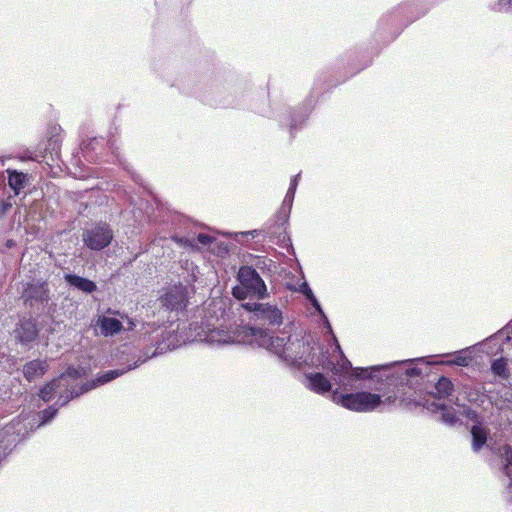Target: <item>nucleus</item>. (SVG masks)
<instances>
[{"instance_id":"obj_19","label":"nucleus","mask_w":512,"mask_h":512,"mask_svg":"<svg viewBox=\"0 0 512 512\" xmlns=\"http://www.w3.org/2000/svg\"><path fill=\"white\" fill-rule=\"evenodd\" d=\"M472 434V446L474 451L480 450L487 440V433L484 428L478 425H474L471 429Z\"/></svg>"},{"instance_id":"obj_7","label":"nucleus","mask_w":512,"mask_h":512,"mask_svg":"<svg viewBox=\"0 0 512 512\" xmlns=\"http://www.w3.org/2000/svg\"><path fill=\"white\" fill-rule=\"evenodd\" d=\"M113 230L106 222H98L91 228L84 229L82 241L90 250L101 251L108 247L113 240Z\"/></svg>"},{"instance_id":"obj_12","label":"nucleus","mask_w":512,"mask_h":512,"mask_svg":"<svg viewBox=\"0 0 512 512\" xmlns=\"http://www.w3.org/2000/svg\"><path fill=\"white\" fill-rule=\"evenodd\" d=\"M49 369L46 360L34 359L24 364L22 372L28 382L43 376Z\"/></svg>"},{"instance_id":"obj_32","label":"nucleus","mask_w":512,"mask_h":512,"mask_svg":"<svg viewBox=\"0 0 512 512\" xmlns=\"http://www.w3.org/2000/svg\"><path fill=\"white\" fill-rule=\"evenodd\" d=\"M300 292L306 296V298L309 300L314 297V294L309 287V285L306 282H303L300 286Z\"/></svg>"},{"instance_id":"obj_6","label":"nucleus","mask_w":512,"mask_h":512,"mask_svg":"<svg viewBox=\"0 0 512 512\" xmlns=\"http://www.w3.org/2000/svg\"><path fill=\"white\" fill-rule=\"evenodd\" d=\"M20 298L25 306L29 307L34 313L40 314L51 300L48 282H27L23 287Z\"/></svg>"},{"instance_id":"obj_8","label":"nucleus","mask_w":512,"mask_h":512,"mask_svg":"<svg viewBox=\"0 0 512 512\" xmlns=\"http://www.w3.org/2000/svg\"><path fill=\"white\" fill-rule=\"evenodd\" d=\"M243 308L253 312L257 320L267 322L272 326H280L283 323V313L276 305L269 303H244Z\"/></svg>"},{"instance_id":"obj_29","label":"nucleus","mask_w":512,"mask_h":512,"mask_svg":"<svg viewBox=\"0 0 512 512\" xmlns=\"http://www.w3.org/2000/svg\"><path fill=\"white\" fill-rule=\"evenodd\" d=\"M497 10L500 12L512 13V0H499Z\"/></svg>"},{"instance_id":"obj_22","label":"nucleus","mask_w":512,"mask_h":512,"mask_svg":"<svg viewBox=\"0 0 512 512\" xmlns=\"http://www.w3.org/2000/svg\"><path fill=\"white\" fill-rule=\"evenodd\" d=\"M500 453L504 461V473L510 479V485H512V449L505 445L501 448Z\"/></svg>"},{"instance_id":"obj_10","label":"nucleus","mask_w":512,"mask_h":512,"mask_svg":"<svg viewBox=\"0 0 512 512\" xmlns=\"http://www.w3.org/2000/svg\"><path fill=\"white\" fill-rule=\"evenodd\" d=\"M39 332L40 329L38 328L36 318L30 316L23 317L18 321L12 335L15 341L27 346L38 338Z\"/></svg>"},{"instance_id":"obj_1","label":"nucleus","mask_w":512,"mask_h":512,"mask_svg":"<svg viewBox=\"0 0 512 512\" xmlns=\"http://www.w3.org/2000/svg\"><path fill=\"white\" fill-rule=\"evenodd\" d=\"M415 361L421 362L424 361V358L394 362L391 364L373 366L370 368H352L349 360L341 355L340 360H337L336 363L326 357L325 367L323 368L331 370L333 382L338 386L339 389H341L343 392H346L354 388V382L356 380L362 378H373V372L380 370L389 372L394 370L393 373L386 375L390 381H392L394 374H396V379L401 383L408 381L409 378L418 376L421 373L420 369L412 366Z\"/></svg>"},{"instance_id":"obj_26","label":"nucleus","mask_w":512,"mask_h":512,"mask_svg":"<svg viewBox=\"0 0 512 512\" xmlns=\"http://www.w3.org/2000/svg\"><path fill=\"white\" fill-rule=\"evenodd\" d=\"M65 376L70 377L72 379H78L83 376V373L79 369L75 368L74 366H69L67 368V370L64 373H62L58 379L61 380Z\"/></svg>"},{"instance_id":"obj_2","label":"nucleus","mask_w":512,"mask_h":512,"mask_svg":"<svg viewBox=\"0 0 512 512\" xmlns=\"http://www.w3.org/2000/svg\"><path fill=\"white\" fill-rule=\"evenodd\" d=\"M252 335L259 334V345L267 350L275 353L282 361L292 365H311L325 367V356L316 355L315 347L311 346L309 339L300 338L298 336H290L288 338L270 336L266 332L258 329H251Z\"/></svg>"},{"instance_id":"obj_4","label":"nucleus","mask_w":512,"mask_h":512,"mask_svg":"<svg viewBox=\"0 0 512 512\" xmlns=\"http://www.w3.org/2000/svg\"><path fill=\"white\" fill-rule=\"evenodd\" d=\"M239 285L232 289L233 296L238 300L248 297L262 300L268 297L267 287L258 272L251 266H242L238 272Z\"/></svg>"},{"instance_id":"obj_44","label":"nucleus","mask_w":512,"mask_h":512,"mask_svg":"<svg viewBox=\"0 0 512 512\" xmlns=\"http://www.w3.org/2000/svg\"><path fill=\"white\" fill-rule=\"evenodd\" d=\"M157 349L153 352V356H156L157 355Z\"/></svg>"},{"instance_id":"obj_28","label":"nucleus","mask_w":512,"mask_h":512,"mask_svg":"<svg viewBox=\"0 0 512 512\" xmlns=\"http://www.w3.org/2000/svg\"><path fill=\"white\" fill-rule=\"evenodd\" d=\"M12 196H9L6 200H0V219L3 218L12 207L11 202Z\"/></svg>"},{"instance_id":"obj_16","label":"nucleus","mask_w":512,"mask_h":512,"mask_svg":"<svg viewBox=\"0 0 512 512\" xmlns=\"http://www.w3.org/2000/svg\"><path fill=\"white\" fill-rule=\"evenodd\" d=\"M435 394L437 396V402H442L443 398H449L450 402H455L452 398L453 384L447 377H441L435 384Z\"/></svg>"},{"instance_id":"obj_30","label":"nucleus","mask_w":512,"mask_h":512,"mask_svg":"<svg viewBox=\"0 0 512 512\" xmlns=\"http://www.w3.org/2000/svg\"><path fill=\"white\" fill-rule=\"evenodd\" d=\"M83 393H80V389L79 390H73L70 392L69 395H67L65 398H63V396H60V399H62V402L60 403L61 406H64L66 405L70 400L74 399V398H77L79 397L80 395H82Z\"/></svg>"},{"instance_id":"obj_9","label":"nucleus","mask_w":512,"mask_h":512,"mask_svg":"<svg viewBox=\"0 0 512 512\" xmlns=\"http://www.w3.org/2000/svg\"><path fill=\"white\" fill-rule=\"evenodd\" d=\"M190 330L195 331L194 338L201 342L209 344H227L232 341V337L224 330L215 328V324L207 323L204 327H198V323H191Z\"/></svg>"},{"instance_id":"obj_33","label":"nucleus","mask_w":512,"mask_h":512,"mask_svg":"<svg viewBox=\"0 0 512 512\" xmlns=\"http://www.w3.org/2000/svg\"><path fill=\"white\" fill-rule=\"evenodd\" d=\"M197 240L202 245H208L212 242V238L209 235L202 234V233L198 234Z\"/></svg>"},{"instance_id":"obj_36","label":"nucleus","mask_w":512,"mask_h":512,"mask_svg":"<svg viewBox=\"0 0 512 512\" xmlns=\"http://www.w3.org/2000/svg\"><path fill=\"white\" fill-rule=\"evenodd\" d=\"M299 178H300V174L295 175L291 179V182H290V185H289L288 189H292V191L296 192V188L298 186Z\"/></svg>"},{"instance_id":"obj_25","label":"nucleus","mask_w":512,"mask_h":512,"mask_svg":"<svg viewBox=\"0 0 512 512\" xmlns=\"http://www.w3.org/2000/svg\"><path fill=\"white\" fill-rule=\"evenodd\" d=\"M309 301L312 304V306L316 309V311L323 317L324 323H325V327L331 333L332 332L331 325H330L326 315L324 314V312H323V310L321 308V305L318 302V300L316 299V297L314 296L313 298L309 299Z\"/></svg>"},{"instance_id":"obj_37","label":"nucleus","mask_w":512,"mask_h":512,"mask_svg":"<svg viewBox=\"0 0 512 512\" xmlns=\"http://www.w3.org/2000/svg\"><path fill=\"white\" fill-rule=\"evenodd\" d=\"M173 239L177 242V243H180L181 245H190V242L188 239H183V238H177V237H173Z\"/></svg>"},{"instance_id":"obj_23","label":"nucleus","mask_w":512,"mask_h":512,"mask_svg":"<svg viewBox=\"0 0 512 512\" xmlns=\"http://www.w3.org/2000/svg\"><path fill=\"white\" fill-rule=\"evenodd\" d=\"M471 360L472 358L469 355H466L464 352L460 351L455 354L452 360L447 361L446 364L466 367L470 364Z\"/></svg>"},{"instance_id":"obj_35","label":"nucleus","mask_w":512,"mask_h":512,"mask_svg":"<svg viewBox=\"0 0 512 512\" xmlns=\"http://www.w3.org/2000/svg\"><path fill=\"white\" fill-rule=\"evenodd\" d=\"M96 138L90 139L88 142L82 143V151L88 152L90 149H93V144L96 142Z\"/></svg>"},{"instance_id":"obj_17","label":"nucleus","mask_w":512,"mask_h":512,"mask_svg":"<svg viewBox=\"0 0 512 512\" xmlns=\"http://www.w3.org/2000/svg\"><path fill=\"white\" fill-rule=\"evenodd\" d=\"M8 185L14 191L15 195H18L21 189L24 188V183L27 180V175L17 170L8 169Z\"/></svg>"},{"instance_id":"obj_11","label":"nucleus","mask_w":512,"mask_h":512,"mask_svg":"<svg viewBox=\"0 0 512 512\" xmlns=\"http://www.w3.org/2000/svg\"><path fill=\"white\" fill-rule=\"evenodd\" d=\"M139 365H140V360L134 362L133 365L127 366L125 369H114V370L106 371L101 376L97 377L96 379L84 383L80 387V393H86V392L96 388L99 385L108 383V382L112 381L113 379L123 375L125 372L138 367Z\"/></svg>"},{"instance_id":"obj_15","label":"nucleus","mask_w":512,"mask_h":512,"mask_svg":"<svg viewBox=\"0 0 512 512\" xmlns=\"http://www.w3.org/2000/svg\"><path fill=\"white\" fill-rule=\"evenodd\" d=\"M98 326L100 327L101 334L105 337L114 336L123 329V325L120 320L106 316L99 318Z\"/></svg>"},{"instance_id":"obj_27","label":"nucleus","mask_w":512,"mask_h":512,"mask_svg":"<svg viewBox=\"0 0 512 512\" xmlns=\"http://www.w3.org/2000/svg\"><path fill=\"white\" fill-rule=\"evenodd\" d=\"M294 196H295V192L292 191V189H288L287 193L285 195V198L283 200L282 209H287L288 212L290 211V209L292 207L293 200H294Z\"/></svg>"},{"instance_id":"obj_38","label":"nucleus","mask_w":512,"mask_h":512,"mask_svg":"<svg viewBox=\"0 0 512 512\" xmlns=\"http://www.w3.org/2000/svg\"><path fill=\"white\" fill-rule=\"evenodd\" d=\"M257 234H258V231H257V230H252V231H248V232H242V233H240V235H242V236H248V235H251L252 237H255Z\"/></svg>"},{"instance_id":"obj_39","label":"nucleus","mask_w":512,"mask_h":512,"mask_svg":"<svg viewBox=\"0 0 512 512\" xmlns=\"http://www.w3.org/2000/svg\"><path fill=\"white\" fill-rule=\"evenodd\" d=\"M475 415H476V414H475V412H474V411H471V410H468V411H467V416H468L469 418H474V417H475Z\"/></svg>"},{"instance_id":"obj_43","label":"nucleus","mask_w":512,"mask_h":512,"mask_svg":"<svg viewBox=\"0 0 512 512\" xmlns=\"http://www.w3.org/2000/svg\"><path fill=\"white\" fill-rule=\"evenodd\" d=\"M391 398H392V397H391V396H389V397H387V398H386V400H387V401H389V402H391V401H392V400H391Z\"/></svg>"},{"instance_id":"obj_41","label":"nucleus","mask_w":512,"mask_h":512,"mask_svg":"<svg viewBox=\"0 0 512 512\" xmlns=\"http://www.w3.org/2000/svg\"><path fill=\"white\" fill-rule=\"evenodd\" d=\"M290 127H291V128H295V127H296V124H295L293 121H291V123H290Z\"/></svg>"},{"instance_id":"obj_42","label":"nucleus","mask_w":512,"mask_h":512,"mask_svg":"<svg viewBox=\"0 0 512 512\" xmlns=\"http://www.w3.org/2000/svg\"><path fill=\"white\" fill-rule=\"evenodd\" d=\"M161 217H162V219L165 217V215H164V207H163V206H162V214H161Z\"/></svg>"},{"instance_id":"obj_18","label":"nucleus","mask_w":512,"mask_h":512,"mask_svg":"<svg viewBox=\"0 0 512 512\" xmlns=\"http://www.w3.org/2000/svg\"><path fill=\"white\" fill-rule=\"evenodd\" d=\"M427 408L431 411H442V419L447 424L453 425L457 421V417L455 413L447 409L443 402H435L433 401L431 404L427 403Z\"/></svg>"},{"instance_id":"obj_40","label":"nucleus","mask_w":512,"mask_h":512,"mask_svg":"<svg viewBox=\"0 0 512 512\" xmlns=\"http://www.w3.org/2000/svg\"><path fill=\"white\" fill-rule=\"evenodd\" d=\"M174 218H177V219H179V220H180V217H179V215H174V216H173V220H172V223H171L172 225H174Z\"/></svg>"},{"instance_id":"obj_20","label":"nucleus","mask_w":512,"mask_h":512,"mask_svg":"<svg viewBox=\"0 0 512 512\" xmlns=\"http://www.w3.org/2000/svg\"><path fill=\"white\" fill-rule=\"evenodd\" d=\"M491 370L495 375L503 379H507L510 376V369L505 358L494 360L491 365Z\"/></svg>"},{"instance_id":"obj_13","label":"nucleus","mask_w":512,"mask_h":512,"mask_svg":"<svg viewBox=\"0 0 512 512\" xmlns=\"http://www.w3.org/2000/svg\"><path fill=\"white\" fill-rule=\"evenodd\" d=\"M64 280L69 286L86 294H92L97 290V285L94 281L76 274L67 273L64 275Z\"/></svg>"},{"instance_id":"obj_3","label":"nucleus","mask_w":512,"mask_h":512,"mask_svg":"<svg viewBox=\"0 0 512 512\" xmlns=\"http://www.w3.org/2000/svg\"><path fill=\"white\" fill-rule=\"evenodd\" d=\"M187 302L186 289L183 285L173 286L162 299V318L168 312V326L162 323V344L166 343L168 350H173L182 344L183 337L179 334V315L185 308Z\"/></svg>"},{"instance_id":"obj_34","label":"nucleus","mask_w":512,"mask_h":512,"mask_svg":"<svg viewBox=\"0 0 512 512\" xmlns=\"http://www.w3.org/2000/svg\"><path fill=\"white\" fill-rule=\"evenodd\" d=\"M59 140L57 137H51L48 139V146H49V149H51L52 151H57L59 149Z\"/></svg>"},{"instance_id":"obj_24","label":"nucleus","mask_w":512,"mask_h":512,"mask_svg":"<svg viewBox=\"0 0 512 512\" xmlns=\"http://www.w3.org/2000/svg\"><path fill=\"white\" fill-rule=\"evenodd\" d=\"M58 409L54 406H49L40 412L42 423L51 421L57 414Z\"/></svg>"},{"instance_id":"obj_14","label":"nucleus","mask_w":512,"mask_h":512,"mask_svg":"<svg viewBox=\"0 0 512 512\" xmlns=\"http://www.w3.org/2000/svg\"><path fill=\"white\" fill-rule=\"evenodd\" d=\"M307 386L318 394H324L331 391V381L321 373H311L306 375Z\"/></svg>"},{"instance_id":"obj_31","label":"nucleus","mask_w":512,"mask_h":512,"mask_svg":"<svg viewBox=\"0 0 512 512\" xmlns=\"http://www.w3.org/2000/svg\"><path fill=\"white\" fill-rule=\"evenodd\" d=\"M83 393H80V389L79 390H73L70 392L69 395H67L65 398H63V396H60V399H62V402L60 403L61 406H64L66 405L70 400L74 399V398H77L79 397L80 395H82Z\"/></svg>"},{"instance_id":"obj_5","label":"nucleus","mask_w":512,"mask_h":512,"mask_svg":"<svg viewBox=\"0 0 512 512\" xmlns=\"http://www.w3.org/2000/svg\"><path fill=\"white\" fill-rule=\"evenodd\" d=\"M331 399L334 403L355 412H370L383 403L378 394L370 392L343 393L338 389L332 391Z\"/></svg>"},{"instance_id":"obj_21","label":"nucleus","mask_w":512,"mask_h":512,"mask_svg":"<svg viewBox=\"0 0 512 512\" xmlns=\"http://www.w3.org/2000/svg\"><path fill=\"white\" fill-rule=\"evenodd\" d=\"M60 387V379H53L51 382L44 385L39 391V397L45 401L49 402L56 390Z\"/></svg>"}]
</instances>
